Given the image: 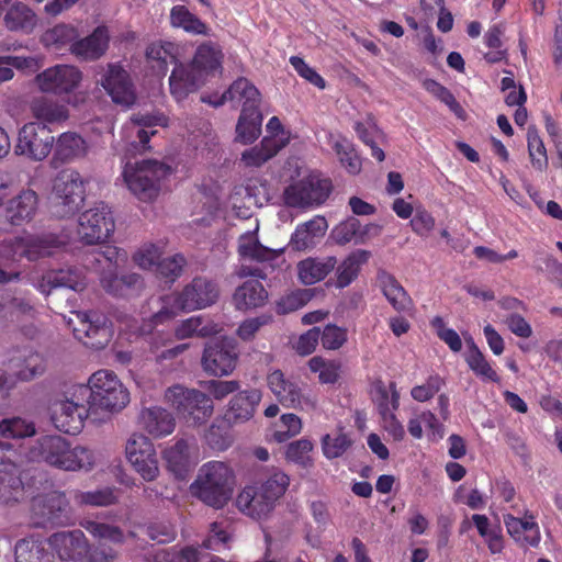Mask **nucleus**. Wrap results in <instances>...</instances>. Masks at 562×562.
Here are the masks:
<instances>
[{
	"mask_svg": "<svg viewBox=\"0 0 562 562\" xmlns=\"http://www.w3.org/2000/svg\"><path fill=\"white\" fill-rule=\"evenodd\" d=\"M426 89L440 102L445 103L449 110L460 120L467 119V112L462 105L457 101L453 93L441 83L429 80L426 82Z\"/></svg>",
	"mask_w": 562,
	"mask_h": 562,
	"instance_id": "nucleus-59",
	"label": "nucleus"
},
{
	"mask_svg": "<svg viewBox=\"0 0 562 562\" xmlns=\"http://www.w3.org/2000/svg\"><path fill=\"white\" fill-rule=\"evenodd\" d=\"M182 47L180 44L170 41H156L146 48V58L150 68L157 76L164 77L169 65L177 67L180 61Z\"/></svg>",
	"mask_w": 562,
	"mask_h": 562,
	"instance_id": "nucleus-20",
	"label": "nucleus"
},
{
	"mask_svg": "<svg viewBox=\"0 0 562 562\" xmlns=\"http://www.w3.org/2000/svg\"><path fill=\"white\" fill-rule=\"evenodd\" d=\"M288 143V138L263 137L259 145L241 154V161L246 167H261L284 148Z\"/></svg>",
	"mask_w": 562,
	"mask_h": 562,
	"instance_id": "nucleus-35",
	"label": "nucleus"
},
{
	"mask_svg": "<svg viewBox=\"0 0 562 562\" xmlns=\"http://www.w3.org/2000/svg\"><path fill=\"white\" fill-rule=\"evenodd\" d=\"M54 144L55 147L50 161L54 168L83 158L88 153L87 142L74 132L60 134Z\"/></svg>",
	"mask_w": 562,
	"mask_h": 562,
	"instance_id": "nucleus-25",
	"label": "nucleus"
},
{
	"mask_svg": "<svg viewBox=\"0 0 562 562\" xmlns=\"http://www.w3.org/2000/svg\"><path fill=\"white\" fill-rule=\"evenodd\" d=\"M165 116L162 115H151V114H134L132 117V123L138 127H140L137 131V138L139 140V144L144 149L147 148V144L149 143V139L151 136H154L157 131L151 130L147 131L148 127H154L157 125H165Z\"/></svg>",
	"mask_w": 562,
	"mask_h": 562,
	"instance_id": "nucleus-61",
	"label": "nucleus"
},
{
	"mask_svg": "<svg viewBox=\"0 0 562 562\" xmlns=\"http://www.w3.org/2000/svg\"><path fill=\"white\" fill-rule=\"evenodd\" d=\"M229 423L227 418L215 419L205 432V441L216 451H225L233 443Z\"/></svg>",
	"mask_w": 562,
	"mask_h": 562,
	"instance_id": "nucleus-49",
	"label": "nucleus"
},
{
	"mask_svg": "<svg viewBox=\"0 0 562 562\" xmlns=\"http://www.w3.org/2000/svg\"><path fill=\"white\" fill-rule=\"evenodd\" d=\"M261 124L260 110L241 109L236 125V140L244 145L254 143L261 133Z\"/></svg>",
	"mask_w": 562,
	"mask_h": 562,
	"instance_id": "nucleus-45",
	"label": "nucleus"
},
{
	"mask_svg": "<svg viewBox=\"0 0 562 562\" xmlns=\"http://www.w3.org/2000/svg\"><path fill=\"white\" fill-rule=\"evenodd\" d=\"M238 351L233 339L222 338L207 342L204 347L201 366L207 375H229L236 368Z\"/></svg>",
	"mask_w": 562,
	"mask_h": 562,
	"instance_id": "nucleus-13",
	"label": "nucleus"
},
{
	"mask_svg": "<svg viewBox=\"0 0 562 562\" xmlns=\"http://www.w3.org/2000/svg\"><path fill=\"white\" fill-rule=\"evenodd\" d=\"M30 109L37 122L44 125L64 122L69 115L65 104L47 97L34 98Z\"/></svg>",
	"mask_w": 562,
	"mask_h": 562,
	"instance_id": "nucleus-40",
	"label": "nucleus"
},
{
	"mask_svg": "<svg viewBox=\"0 0 562 562\" xmlns=\"http://www.w3.org/2000/svg\"><path fill=\"white\" fill-rule=\"evenodd\" d=\"M205 79L190 64H180L173 67L169 77V89L176 101L180 102L189 97V94L198 91Z\"/></svg>",
	"mask_w": 562,
	"mask_h": 562,
	"instance_id": "nucleus-23",
	"label": "nucleus"
},
{
	"mask_svg": "<svg viewBox=\"0 0 562 562\" xmlns=\"http://www.w3.org/2000/svg\"><path fill=\"white\" fill-rule=\"evenodd\" d=\"M312 450L313 443L308 439H299L286 446L285 459L302 468H308L313 464Z\"/></svg>",
	"mask_w": 562,
	"mask_h": 562,
	"instance_id": "nucleus-60",
	"label": "nucleus"
},
{
	"mask_svg": "<svg viewBox=\"0 0 562 562\" xmlns=\"http://www.w3.org/2000/svg\"><path fill=\"white\" fill-rule=\"evenodd\" d=\"M226 100L243 101L241 109L259 110L260 92L247 78L240 77L223 93L222 100L216 105L223 104Z\"/></svg>",
	"mask_w": 562,
	"mask_h": 562,
	"instance_id": "nucleus-42",
	"label": "nucleus"
},
{
	"mask_svg": "<svg viewBox=\"0 0 562 562\" xmlns=\"http://www.w3.org/2000/svg\"><path fill=\"white\" fill-rule=\"evenodd\" d=\"M164 398L178 416L191 426L205 424L214 412L213 401L207 394L181 384L169 386L165 391Z\"/></svg>",
	"mask_w": 562,
	"mask_h": 562,
	"instance_id": "nucleus-6",
	"label": "nucleus"
},
{
	"mask_svg": "<svg viewBox=\"0 0 562 562\" xmlns=\"http://www.w3.org/2000/svg\"><path fill=\"white\" fill-rule=\"evenodd\" d=\"M223 59L224 53L221 45L206 41L196 47L190 65L205 79L207 75L222 70Z\"/></svg>",
	"mask_w": 562,
	"mask_h": 562,
	"instance_id": "nucleus-31",
	"label": "nucleus"
},
{
	"mask_svg": "<svg viewBox=\"0 0 562 562\" xmlns=\"http://www.w3.org/2000/svg\"><path fill=\"white\" fill-rule=\"evenodd\" d=\"M4 3L7 5L2 19L4 27L9 32L31 34L37 24L35 12L20 1L5 0Z\"/></svg>",
	"mask_w": 562,
	"mask_h": 562,
	"instance_id": "nucleus-24",
	"label": "nucleus"
},
{
	"mask_svg": "<svg viewBox=\"0 0 562 562\" xmlns=\"http://www.w3.org/2000/svg\"><path fill=\"white\" fill-rule=\"evenodd\" d=\"M527 146L532 166L540 171L548 167L547 149L540 137L539 130L530 125L527 131Z\"/></svg>",
	"mask_w": 562,
	"mask_h": 562,
	"instance_id": "nucleus-55",
	"label": "nucleus"
},
{
	"mask_svg": "<svg viewBox=\"0 0 562 562\" xmlns=\"http://www.w3.org/2000/svg\"><path fill=\"white\" fill-rule=\"evenodd\" d=\"M38 196L35 191L23 190L7 205L5 213L8 221L15 226L30 222L36 213Z\"/></svg>",
	"mask_w": 562,
	"mask_h": 562,
	"instance_id": "nucleus-33",
	"label": "nucleus"
},
{
	"mask_svg": "<svg viewBox=\"0 0 562 562\" xmlns=\"http://www.w3.org/2000/svg\"><path fill=\"white\" fill-rule=\"evenodd\" d=\"M35 80L41 91L61 95L79 87L82 72L75 66L56 65L40 72Z\"/></svg>",
	"mask_w": 562,
	"mask_h": 562,
	"instance_id": "nucleus-18",
	"label": "nucleus"
},
{
	"mask_svg": "<svg viewBox=\"0 0 562 562\" xmlns=\"http://www.w3.org/2000/svg\"><path fill=\"white\" fill-rule=\"evenodd\" d=\"M267 385L277 401L285 408L300 411L315 409L317 398L311 394L297 378L286 376L282 370L268 373Z\"/></svg>",
	"mask_w": 562,
	"mask_h": 562,
	"instance_id": "nucleus-9",
	"label": "nucleus"
},
{
	"mask_svg": "<svg viewBox=\"0 0 562 562\" xmlns=\"http://www.w3.org/2000/svg\"><path fill=\"white\" fill-rule=\"evenodd\" d=\"M55 138L52 131L38 122L25 124L19 132L15 154L41 161L53 150Z\"/></svg>",
	"mask_w": 562,
	"mask_h": 562,
	"instance_id": "nucleus-14",
	"label": "nucleus"
},
{
	"mask_svg": "<svg viewBox=\"0 0 562 562\" xmlns=\"http://www.w3.org/2000/svg\"><path fill=\"white\" fill-rule=\"evenodd\" d=\"M125 453L135 472L146 482L155 481L159 467L154 443L144 435L134 434L126 443Z\"/></svg>",
	"mask_w": 562,
	"mask_h": 562,
	"instance_id": "nucleus-15",
	"label": "nucleus"
},
{
	"mask_svg": "<svg viewBox=\"0 0 562 562\" xmlns=\"http://www.w3.org/2000/svg\"><path fill=\"white\" fill-rule=\"evenodd\" d=\"M109 31L106 26H98L85 38L75 40L69 50L80 60H97L108 49Z\"/></svg>",
	"mask_w": 562,
	"mask_h": 562,
	"instance_id": "nucleus-27",
	"label": "nucleus"
},
{
	"mask_svg": "<svg viewBox=\"0 0 562 562\" xmlns=\"http://www.w3.org/2000/svg\"><path fill=\"white\" fill-rule=\"evenodd\" d=\"M15 375L21 381H31L42 375L46 369L45 360L41 353L32 348H23L10 359Z\"/></svg>",
	"mask_w": 562,
	"mask_h": 562,
	"instance_id": "nucleus-32",
	"label": "nucleus"
},
{
	"mask_svg": "<svg viewBox=\"0 0 562 562\" xmlns=\"http://www.w3.org/2000/svg\"><path fill=\"white\" fill-rule=\"evenodd\" d=\"M236 507L254 519H261L272 512L274 505L257 485H248L237 495Z\"/></svg>",
	"mask_w": 562,
	"mask_h": 562,
	"instance_id": "nucleus-26",
	"label": "nucleus"
},
{
	"mask_svg": "<svg viewBox=\"0 0 562 562\" xmlns=\"http://www.w3.org/2000/svg\"><path fill=\"white\" fill-rule=\"evenodd\" d=\"M15 562H55L45 540L35 537L20 539L14 547Z\"/></svg>",
	"mask_w": 562,
	"mask_h": 562,
	"instance_id": "nucleus-38",
	"label": "nucleus"
},
{
	"mask_svg": "<svg viewBox=\"0 0 562 562\" xmlns=\"http://www.w3.org/2000/svg\"><path fill=\"white\" fill-rule=\"evenodd\" d=\"M85 183L81 175L71 169L61 170L54 180L52 212L59 218L75 215L85 201Z\"/></svg>",
	"mask_w": 562,
	"mask_h": 562,
	"instance_id": "nucleus-8",
	"label": "nucleus"
},
{
	"mask_svg": "<svg viewBox=\"0 0 562 562\" xmlns=\"http://www.w3.org/2000/svg\"><path fill=\"white\" fill-rule=\"evenodd\" d=\"M308 368L312 372L318 373L322 384H334L340 376L341 363L338 360H326L315 356L308 360Z\"/></svg>",
	"mask_w": 562,
	"mask_h": 562,
	"instance_id": "nucleus-52",
	"label": "nucleus"
},
{
	"mask_svg": "<svg viewBox=\"0 0 562 562\" xmlns=\"http://www.w3.org/2000/svg\"><path fill=\"white\" fill-rule=\"evenodd\" d=\"M465 362L473 373L483 381L499 383L501 378L476 345L465 356Z\"/></svg>",
	"mask_w": 562,
	"mask_h": 562,
	"instance_id": "nucleus-51",
	"label": "nucleus"
},
{
	"mask_svg": "<svg viewBox=\"0 0 562 562\" xmlns=\"http://www.w3.org/2000/svg\"><path fill=\"white\" fill-rule=\"evenodd\" d=\"M336 257L306 258L297 263V276L305 285L315 284L324 280L336 267Z\"/></svg>",
	"mask_w": 562,
	"mask_h": 562,
	"instance_id": "nucleus-34",
	"label": "nucleus"
},
{
	"mask_svg": "<svg viewBox=\"0 0 562 562\" xmlns=\"http://www.w3.org/2000/svg\"><path fill=\"white\" fill-rule=\"evenodd\" d=\"M341 166L350 173L358 175L362 169V159L355 145L346 137H338L331 145Z\"/></svg>",
	"mask_w": 562,
	"mask_h": 562,
	"instance_id": "nucleus-48",
	"label": "nucleus"
},
{
	"mask_svg": "<svg viewBox=\"0 0 562 562\" xmlns=\"http://www.w3.org/2000/svg\"><path fill=\"white\" fill-rule=\"evenodd\" d=\"M378 285L391 304L398 313H407L414 308V302L398 280L385 270H381L376 276Z\"/></svg>",
	"mask_w": 562,
	"mask_h": 562,
	"instance_id": "nucleus-28",
	"label": "nucleus"
},
{
	"mask_svg": "<svg viewBox=\"0 0 562 562\" xmlns=\"http://www.w3.org/2000/svg\"><path fill=\"white\" fill-rule=\"evenodd\" d=\"M34 422L22 417L3 418L0 420V437L8 439H24L35 436Z\"/></svg>",
	"mask_w": 562,
	"mask_h": 562,
	"instance_id": "nucleus-50",
	"label": "nucleus"
},
{
	"mask_svg": "<svg viewBox=\"0 0 562 562\" xmlns=\"http://www.w3.org/2000/svg\"><path fill=\"white\" fill-rule=\"evenodd\" d=\"M167 469L177 479L184 480L191 470L190 447L186 439H179L162 452Z\"/></svg>",
	"mask_w": 562,
	"mask_h": 562,
	"instance_id": "nucleus-37",
	"label": "nucleus"
},
{
	"mask_svg": "<svg viewBox=\"0 0 562 562\" xmlns=\"http://www.w3.org/2000/svg\"><path fill=\"white\" fill-rule=\"evenodd\" d=\"M503 519L508 535L515 541H520L524 539V541L529 546L538 547L541 537L539 526L535 520L533 514H531L529 510H526L524 519L517 518L512 514H505Z\"/></svg>",
	"mask_w": 562,
	"mask_h": 562,
	"instance_id": "nucleus-30",
	"label": "nucleus"
},
{
	"mask_svg": "<svg viewBox=\"0 0 562 562\" xmlns=\"http://www.w3.org/2000/svg\"><path fill=\"white\" fill-rule=\"evenodd\" d=\"M49 544L61 560H81L88 554V540L80 529L56 532Z\"/></svg>",
	"mask_w": 562,
	"mask_h": 562,
	"instance_id": "nucleus-21",
	"label": "nucleus"
},
{
	"mask_svg": "<svg viewBox=\"0 0 562 562\" xmlns=\"http://www.w3.org/2000/svg\"><path fill=\"white\" fill-rule=\"evenodd\" d=\"M186 265L184 256L176 254L172 257L160 260L156 267V272L166 283H173L182 274Z\"/></svg>",
	"mask_w": 562,
	"mask_h": 562,
	"instance_id": "nucleus-63",
	"label": "nucleus"
},
{
	"mask_svg": "<svg viewBox=\"0 0 562 562\" xmlns=\"http://www.w3.org/2000/svg\"><path fill=\"white\" fill-rule=\"evenodd\" d=\"M81 527L85 528L93 538L100 541H109L115 544L124 542V532L117 527L95 520H83Z\"/></svg>",
	"mask_w": 562,
	"mask_h": 562,
	"instance_id": "nucleus-54",
	"label": "nucleus"
},
{
	"mask_svg": "<svg viewBox=\"0 0 562 562\" xmlns=\"http://www.w3.org/2000/svg\"><path fill=\"white\" fill-rule=\"evenodd\" d=\"M169 23L173 29L182 30L191 35L209 36L211 29L186 5L177 4L170 9Z\"/></svg>",
	"mask_w": 562,
	"mask_h": 562,
	"instance_id": "nucleus-41",
	"label": "nucleus"
},
{
	"mask_svg": "<svg viewBox=\"0 0 562 562\" xmlns=\"http://www.w3.org/2000/svg\"><path fill=\"white\" fill-rule=\"evenodd\" d=\"M115 229V221L111 209L99 202L79 216L78 236L86 245L105 243Z\"/></svg>",
	"mask_w": 562,
	"mask_h": 562,
	"instance_id": "nucleus-11",
	"label": "nucleus"
},
{
	"mask_svg": "<svg viewBox=\"0 0 562 562\" xmlns=\"http://www.w3.org/2000/svg\"><path fill=\"white\" fill-rule=\"evenodd\" d=\"M36 469L24 462L14 446L0 440V502L15 504L25 496V490L36 483Z\"/></svg>",
	"mask_w": 562,
	"mask_h": 562,
	"instance_id": "nucleus-2",
	"label": "nucleus"
},
{
	"mask_svg": "<svg viewBox=\"0 0 562 562\" xmlns=\"http://www.w3.org/2000/svg\"><path fill=\"white\" fill-rule=\"evenodd\" d=\"M302 429L301 418L292 413L283 414L280 417L279 429L273 432V439L277 442H284L291 437L300 434Z\"/></svg>",
	"mask_w": 562,
	"mask_h": 562,
	"instance_id": "nucleus-64",
	"label": "nucleus"
},
{
	"mask_svg": "<svg viewBox=\"0 0 562 562\" xmlns=\"http://www.w3.org/2000/svg\"><path fill=\"white\" fill-rule=\"evenodd\" d=\"M29 458L52 468L67 471H90L95 463L94 452L82 446L72 447L60 435H43L29 449Z\"/></svg>",
	"mask_w": 562,
	"mask_h": 562,
	"instance_id": "nucleus-1",
	"label": "nucleus"
},
{
	"mask_svg": "<svg viewBox=\"0 0 562 562\" xmlns=\"http://www.w3.org/2000/svg\"><path fill=\"white\" fill-rule=\"evenodd\" d=\"M142 423L145 430L156 438L166 437L173 432L176 419L166 408L154 406L142 412Z\"/></svg>",
	"mask_w": 562,
	"mask_h": 562,
	"instance_id": "nucleus-36",
	"label": "nucleus"
},
{
	"mask_svg": "<svg viewBox=\"0 0 562 562\" xmlns=\"http://www.w3.org/2000/svg\"><path fill=\"white\" fill-rule=\"evenodd\" d=\"M78 279L77 272L70 268L49 270L38 280L36 289L45 295L60 288L76 290L79 285Z\"/></svg>",
	"mask_w": 562,
	"mask_h": 562,
	"instance_id": "nucleus-44",
	"label": "nucleus"
},
{
	"mask_svg": "<svg viewBox=\"0 0 562 562\" xmlns=\"http://www.w3.org/2000/svg\"><path fill=\"white\" fill-rule=\"evenodd\" d=\"M24 259L36 261L56 254L65 246L60 237L53 233L25 234L21 236Z\"/></svg>",
	"mask_w": 562,
	"mask_h": 562,
	"instance_id": "nucleus-22",
	"label": "nucleus"
},
{
	"mask_svg": "<svg viewBox=\"0 0 562 562\" xmlns=\"http://www.w3.org/2000/svg\"><path fill=\"white\" fill-rule=\"evenodd\" d=\"M350 436L340 428L335 435H325L322 438L323 453L327 459L341 457L352 445Z\"/></svg>",
	"mask_w": 562,
	"mask_h": 562,
	"instance_id": "nucleus-58",
	"label": "nucleus"
},
{
	"mask_svg": "<svg viewBox=\"0 0 562 562\" xmlns=\"http://www.w3.org/2000/svg\"><path fill=\"white\" fill-rule=\"evenodd\" d=\"M72 395L86 401L93 411L116 412L123 409L130 402L128 391L117 375L110 370L94 372L87 385L74 386Z\"/></svg>",
	"mask_w": 562,
	"mask_h": 562,
	"instance_id": "nucleus-3",
	"label": "nucleus"
},
{
	"mask_svg": "<svg viewBox=\"0 0 562 562\" xmlns=\"http://www.w3.org/2000/svg\"><path fill=\"white\" fill-rule=\"evenodd\" d=\"M331 182L318 176L310 175L290 186L283 191V202L290 207H305L322 204L329 196Z\"/></svg>",
	"mask_w": 562,
	"mask_h": 562,
	"instance_id": "nucleus-12",
	"label": "nucleus"
},
{
	"mask_svg": "<svg viewBox=\"0 0 562 562\" xmlns=\"http://www.w3.org/2000/svg\"><path fill=\"white\" fill-rule=\"evenodd\" d=\"M79 327L74 328V335L89 348L103 349L112 339V323L101 313L90 311L79 313Z\"/></svg>",
	"mask_w": 562,
	"mask_h": 562,
	"instance_id": "nucleus-16",
	"label": "nucleus"
},
{
	"mask_svg": "<svg viewBox=\"0 0 562 562\" xmlns=\"http://www.w3.org/2000/svg\"><path fill=\"white\" fill-rule=\"evenodd\" d=\"M234 485L232 469L224 462L211 461L201 467L190 491L205 505L220 509L231 499Z\"/></svg>",
	"mask_w": 562,
	"mask_h": 562,
	"instance_id": "nucleus-4",
	"label": "nucleus"
},
{
	"mask_svg": "<svg viewBox=\"0 0 562 562\" xmlns=\"http://www.w3.org/2000/svg\"><path fill=\"white\" fill-rule=\"evenodd\" d=\"M268 299V292L258 280H247L233 294V303L239 311L262 306Z\"/></svg>",
	"mask_w": 562,
	"mask_h": 562,
	"instance_id": "nucleus-39",
	"label": "nucleus"
},
{
	"mask_svg": "<svg viewBox=\"0 0 562 562\" xmlns=\"http://www.w3.org/2000/svg\"><path fill=\"white\" fill-rule=\"evenodd\" d=\"M100 82L115 104L130 108L135 103L136 92L133 81L122 66L109 64Z\"/></svg>",
	"mask_w": 562,
	"mask_h": 562,
	"instance_id": "nucleus-19",
	"label": "nucleus"
},
{
	"mask_svg": "<svg viewBox=\"0 0 562 562\" xmlns=\"http://www.w3.org/2000/svg\"><path fill=\"white\" fill-rule=\"evenodd\" d=\"M171 173V167L158 160L146 159L134 167L126 166L123 176L130 191L143 202L158 196L161 181Z\"/></svg>",
	"mask_w": 562,
	"mask_h": 562,
	"instance_id": "nucleus-7",
	"label": "nucleus"
},
{
	"mask_svg": "<svg viewBox=\"0 0 562 562\" xmlns=\"http://www.w3.org/2000/svg\"><path fill=\"white\" fill-rule=\"evenodd\" d=\"M262 397L258 389L244 390L235 394L228 404L225 415L228 422L245 423L254 417L257 406Z\"/></svg>",
	"mask_w": 562,
	"mask_h": 562,
	"instance_id": "nucleus-29",
	"label": "nucleus"
},
{
	"mask_svg": "<svg viewBox=\"0 0 562 562\" xmlns=\"http://www.w3.org/2000/svg\"><path fill=\"white\" fill-rule=\"evenodd\" d=\"M100 282L102 288L114 296H125L131 290L143 285V279L137 273H127L119 277L117 271H100Z\"/></svg>",
	"mask_w": 562,
	"mask_h": 562,
	"instance_id": "nucleus-43",
	"label": "nucleus"
},
{
	"mask_svg": "<svg viewBox=\"0 0 562 562\" xmlns=\"http://www.w3.org/2000/svg\"><path fill=\"white\" fill-rule=\"evenodd\" d=\"M91 411L93 409L86 401L72 395V400L58 401L53 404L52 422L59 431L77 435L83 428L85 420Z\"/></svg>",
	"mask_w": 562,
	"mask_h": 562,
	"instance_id": "nucleus-17",
	"label": "nucleus"
},
{
	"mask_svg": "<svg viewBox=\"0 0 562 562\" xmlns=\"http://www.w3.org/2000/svg\"><path fill=\"white\" fill-rule=\"evenodd\" d=\"M30 521L36 528L68 525L70 515L66 494L60 491H50L34 496L30 506Z\"/></svg>",
	"mask_w": 562,
	"mask_h": 562,
	"instance_id": "nucleus-10",
	"label": "nucleus"
},
{
	"mask_svg": "<svg viewBox=\"0 0 562 562\" xmlns=\"http://www.w3.org/2000/svg\"><path fill=\"white\" fill-rule=\"evenodd\" d=\"M79 36L78 30L68 24H56L52 29L45 31L41 37V42L45 47L60 50L71 44Z\"/></svg>",
	"mask_w": 562,
	"mask_h": 562,
	"instance_id": "nucleus-47",
	"label": "nucleus"
},
{
	"mask_svg": "<svg viewBox=\"0 0 562 562\" xmlns=\"http://www.w3.org/2000/svg\"><path fill=\"white\" fill-rule=\"evenodd\" d=\"M369 257L368 250L359 249L351 252L337 268L336 286H348L358 277L361 265L366 263Z\"/></svg>",
	"mask_w": 562,
	"mask_h": 562,
	"instance_id": "nucleus-46",
	"label": "nucleus"
},
{
	"mask_svg": "<svg viewBox=\"0 0 562 562\" xmlns=\"http://www.w3.org/2000/svg\"><path fill=\"white\" fill-rule=\"evenodd\" d=\"M290 477L282 471H274L265 482L257 485L276 506V502L285 493Z\"/></svg>",
	"mask_w": 562,
	"mask_h": 562,
	"instance_id": "nucleus-62",
	"label": "nucleus"
},
{
	"mask_svg": "<svg viewBox=\"0 0 562 562\" xmlns=\"http://www.w3.org/2000/svg\"><path fill=\"white\" fill-rule=\"evenodd\" d=\"M74 501L85 506H110L117 502L115 490L104 487L97 491H75Z\"/></svg>",
	"mask_w": 562,
	"mask_h": 562,
	"instance_id": "nucleus-56",
	"label": "nucleus"
},
{
	"mask_svg": "<svg viewBox=\"0 0 562 562\" xmlns=\"http://www.w3.org/2000/svg\"><path fill=\"white\" fill-rule=\"evenodd\" d=\"M218 296L220 288L214 280L206 277H195L181 292L166 299L167 303L171 302V307L164 306L155 314V318L158 322L172 318L176 315L175 310L190 312L205 308L213 305Z\"/></svg>",
	"mask_w": 562,
	"mask_h": 562,
	"instance_id": "nucleus-5",
	"label": "nucleus"
},
{
	"mask_svg": "<svg viewBox=\"0 0 562 562\" xmlns=\"http://www.w3.org/2000/svg\"><path fill=\"white\" fill-rule=\"evenodd\" d=\"M376 406L380 415L393 413L400 407V392L396 383L391 381L387 386L382 381L375 384Z\"/></svg>",
	"mask_w": 562,
	"mask_h": 562,
	"instance_id": "nucleus-53",
	"label": "nucleus"
},
{
	"mask_svg": "<svg viewBox=\"0 0 562 562\" xmlns=\"http://www.w3.org/2000/svg\"><path fill=\"white\" fill-rule=\"evenodd\" d=\"M125 254L116 246H105L103 250L94 251L91 254L90 262L95 270L101 271H117L119 262L125 260Z\"/></svg>",
	"mask_w": 562,
	"mask_h": 562,
	"instance_id": "nucleus-57",
	"label": "nucleus"
}]
</instances>
